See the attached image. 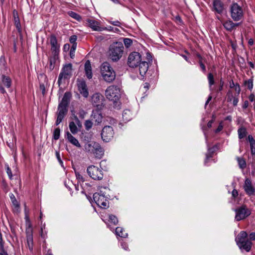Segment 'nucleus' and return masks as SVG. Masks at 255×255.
<instances>
[{"label": "nucleus", "mask_w": 255, "mask_h": 255, "mask_svg": "<svg viewBox=\"0 0 255 255\" xmlns=\"http://www.w3.org/2000/svg\"><path fill=\"white\" fill-rule=\"evenodd\" d=\"M105 95L107 99L113 102V107L120 109L121 103L119 101L121 98L120 89L117 86L111 85L107 88L105 91Z\"/></svg>", "instance_id": "1"}, {"label": "nucleus", "mask_w": 255, "mask_h": 255, "mask_svg": "<svg viewBox=\"0 0 255 255\" xmlns=\"http://www.w3.org/2000/svg\"><path fill=\"white\" fill-rule=\"evenodd\" d=\"M71 95L69 93L66 92L62 99L61 102L59 103L57 112V120L56 121V125H58L63 120L68 112V105L70 101Z\"/></svg>", "instance_id": "2"}, {"label": "nucleus", "mask_w": 255, "mask_h": 255, "mask_svg": "<svg viewBox=\"0 0 255 255\" xmlns=\"http://www.w3.org/2000/svg\"><path fill=\"white\" fill-rule=\"evenodd\" d=\"M124 52V46L121 42H116L112 43L109 50L110 58L113 61H118L123 56Z\"/></svg>", "instance_id": "3"}, {"label": "nucleus", "mask_w": 255, "mask_h": 255, "mask_svg": "<svg viewBox=\"0 0 255 255\" xmlns=\"http://www.w3.org/2000/svg\"><path fill=\"white\" fill-rule=\"evenodd\" d=\"M236 242L241 250H245L247 252L250 251L252 243L248 238V234L246 232H241L236 237Z\"/></svg>", "instance_id": "4"}, {"label": "nucleus", "mask_w": 255, "mask_h": 255, "mask_svg": "<svg viewBox=\"0 0 255 255\" xmlns=\"http://www.w3.org/2000/svg\"><path fill=\"white\" fill-rule=\"evenodd\" d=\"M101 73L104 80L107 82H112L116 77L115 72L108 62H104L101 65Z\"/></svg>", "instance_id": "5"}, {"label": "nucleus", "mask_w": 255, "mask_h": 255, "mask_svg": "<svg viewBox=\"0 0 255 255\" xmlns=\"http://www.w3.org/2000/svg\"><path fill=\"white\" fill-rule=\"evenodd\" d=\"M93 199L96 204L102 208L106 209L109 207L107 197L102 190L93 194Z\"/></svg>", "instance_id": "6"}, {"label": "nucleus", "mask_w": 255, "mask_h": 255, "mask_svg": "<svg viewBox=\"0 0 255 255\" xmlns=\"http://www.w3.org/2000/svg\"><path fill=\"white\" fill-rule=\"evenodd\" d=\"M72 65L70 63L65 65L62 68L59 74L58 84L60 85L65 82L66 79H69L72 75Z\"/></svg>", "instance_id": "7"}, {"label": "nucleus", "mask_w": 255, "mask_h": 255, "mask_svg": "<svg viewBox=\"0 0 255 255\" xmlns=\"http://www.w3.org/2000/svg\"><path fill=\"white\" fill-rule=\"evenodd\" d=\"M89 176L95 180H101L104 177L102 170L95 165L89 166L87 169Z\"/></svg>", "instance_id": "8"}, {"label": "nucleus", "mask_w": 255, "mask_h": 255, "mask_svg": "<svg viewBox=\"0 0 255 255\" xmlns=\"http://www.w3.org/2000/svg\"><path fill=\"white\" fill-rule=\"evenodd\" d=\"M231 16L234 21H239L243 17V10L237 3H233L230 7Z\"/></svg>", "instance_id": "9"}, {"label": "nucleus", "mask_w": 255, "mask_h": 255, "mask_svg": "<svg viewBox=\"0 0 255 255\" xmlns=\"http://www.w3.org/2000/svg\"><path fill=\"white\" fill-rule=\"evenodd\" d=\"M141 55L137 52H132L129 54L128 58L127 64L129 67L134 68L138 66L141 61Z\"/></svg>", "instance_id": "10"}, {"label": "nucleus", "mask_w": 255, "mask_h": 255, "mask_svg": "<svg viewBox=\"0 0 255 255\" xmlns=\"http://www.w3.org/2000/svg\"><path fill=\"white\" fill-rule=\"evenodd\" d=\"M235 211L236 213L235 219L237 221L245 219L251 214V211L245 205L236 209Z\"/></svg>", "instance_id": "11"}, {"label": "nucleus", "mask_w": 255, "mask_h": 255, "mask_svg": "<svg viewBox=\"0 0 255 255\" xmlns=\"http://www.w3.org/2000/svg\"><path fill=\"white\" fill-rule=\"evenodd\" d=\"M114 133V129L112 127L105 126L102 129L101 137L103 141L109 142L113 138Z\"/></svg>", "instance_id": "12"}, {"label": "nucleus", "mask_w": 255, "mask_h": 255, "mask_svg": "<svg viewBox=\"0 0 255 255\" xmlns=\"http://www.w3.org/2000/svg\"><path fill=\"white\" fill-rule=\"evenodd\" d=\"M50 44L51 45L52 55L55 57H58L60 45L58 44L56 37L53 35H51L50 37Z\"/></svg>", "instance_id": "13"}, {"label": "nucleus", "mask_w": 255, "mask_h": 255, "mask_svg": "<svg viewBox=\"0 0 255 255\" xmlns=\"http://www.w3.org/2000/svg\"><path fill=\"white\" fill-rule=\"evenodd\" d=\"M103 96L100 93H95L91 97V103L92 105L97 107V109L100 110L102 107V101Z\"/></svg>", "instance_id": "14"}, {"label": "nucleus", "mask_w": 255, "mask_h": 255, "mask_svg": "<svg viewBox=\"0 0 255 255\" xmlns=\"http://www.w3.org/2000/svg\"><path fill=\"white\" fill-rule=\"evenodd\" d=\"M244 189L246 194L250 196L255 194V189L253 187L252 181L249 178H246L244 185Z\"/></svg>", "instance_id": "15"}, {"label": "nucleus", "mask_w": 255, "mask_h": 255, "mask_svg": "<svg viewBox=\"0 0 255 255\" xmlns=\"http://www.w3.org/2000/svg\"><path fill=\"white\" fill-rule=\"evenodd\" d=\"M86 24L88 26L91 28L94 31H102L105 29V28H103L100 26V23L93 19L88 18L86 20Z\"/></svg>", "instance_id": "16"}, {"label": "nucleus", "mask_w": 255, "mask_h": 255, "mask_svg": "<svg viewBox=\"0 0 255 255\" xmlns=\"http://www.w3.org/2000/svg\"><path fill=\"white\" fill-rule=\"evenodd\" d=\"M78 87L81 94L85 98L88 97L89 92L85 82L84 81H79L78 83Z\"/></svg>", "instance_id": "17"}, {"label": "nucleus", "mask_w": 255, "mask_h": 255, "mask_svg": "<svg viewBox=\"0 0 255 255\" xmlns=\"http://www.w3.org/2000/svg\"><path fill=\"white\" fill-rule=\"evenodd\" d=\"M99 110L97 109L93 111L91 115L92 120L97 124L101 123L103 119L102 114Z\"/></svg>", "instance_id": "18"}, {"label": "nucleus", "mask_w": 255, "mask_h": 255, "mask_svg": "<svg viewBox=\"0 0 255 255\" xmlns=\"http://www.w3.org/2000/svg\"><path fill=\"white\" fill-rule=\"evenodd\" d=\"M98 143L95 141H90L86 143L84 146L85 150L87 152L93 153L98 146Z\"/></svg>", "instance_id": "19"}, {"label": "nucleus", "mask_w": 255, "mask_h": 255, "mask_svg": "<svg viewBox=\"0 0 255 255\" xmlns=\"http://www.w3.org/2000/svg\"><path fill=\"white\" fill-rule=\"evenodd\" d=\"M213 8L217 13H221L224 10V4L220 0H214Z\"/></svg>", "instance_id": "20"}, {"label": "nucleus", "mask_w": 255, "mask_h": 255, "mask_svg": "<svg viewBox=\"0 0 255 255\" xmlns=\"http://www.w3.org/2000/svg\"><path fill=\"white\" fill-rule=\"evenodd\" d=\"M139 72L141 76H144L148 69V64L146 61H141L138 65Z\"/></svg>", "instance_id": "21"}, {"label": "nucleus", "mask_w": 255, "mask_h": 255, "mask_svg": "<svg viewBox=\"0 0 255 255\" xmlns=\"http://www.w3.org/2000/svg\"><path fill=\"white\" fill-rule=\"evenodd\" d=\"M239 24L240 23H235L232 20H228L224 22L223 26L227 30L232 31L235 29L237 26H239Z\"/></svg>", "instance_id": "22"}, {"label": "nucleus", "mask_w": 255, "mask_h": 255, "mask_svg": "<svg viewBox=\"0 0 255 255\" xmlns=\"http://www.w3.org/2000/svg\"><path fill=\"white\" fill-rule=\"evenodd\" d=\"M84 68L85 74L87 77L89 79H91L93 76V73L92 71L91 63L89 60H87L85 63Z\"/></svg>", "instance_id": "23"}, {"label": "nucleus", "mask_w": 255, "mask_h": 255, "mask_svg": "<svg viewBox=\"0 0 255 255\" xmlns=\"http://www.w3.org/2000/svg\"><path fill=\"white\" fill-rule=\"evenodd\" d=\"M66 137L68 141L75 146L80 147L81 145L78 140L75 138L69 131L66 132Z\"/></svg>", "instance_id": "24"}, {"label": "nucleus", "mask_w": 255, "mask_h": 255, "mask_svg": "<svg viewBox=\"0 0 255 255\" xmlns=\"http://www.w3.org/2000/svg\"><path fill=\"white\" fill-rule=\"evenodd\" d=\"M97 146L93 154H95L96 157L101 158L104 154V150L99 143Z\"/></svg>", "instance_id": "25"}, {"label": "nucleus", "mask_w": 255, "mask_h": 255, "mask_svg": "<svg viewBox=\"0 0 255 255\" xmlns=\"http://www.w3.org/2000/svg\"><path fill=\"white\" fill-rule=\"evenodd\" d=\"M208 80L209 82V89L211 92H214L215 90V88L213 87V85L215 84L214 78L212 73H209L208 75Z\"/></svg>", "instance_id": "26"}, {"label": "nucleus", "mask_w": 255, "mask_h": 255, "mask_svg": "<svg viewBox=\"0 0 255 255\" xmlns=\"http://www.w3.org/2000/svg\"><path fill=\"white\" fill-rule=\"evenodd\" d=\"M131 112L128 110H125L123 113V119L125 122L130 121L131 119Z\"/></svg>", "instance_id": "27"}, {"label": "nucleus", "mask_w": 255, "mask_h": 255, "mask_svg": "<svg viewBox=\"0 0 255 255\" xmlns=\"http://www.w3.org/2000/svg\"><path fill=\"white\" fill-rule=\"evenodd\" d=\"M0 82L2 84V86H5L7 88H9L11 86L10 78L4 75L2 76L1 82Z\"/></svg>", "instance_id": "28"}, {"label": "nucleus", "mask_w": 255, "mask_h": 255, "mask_svg": "<svg viewBox=\"0 0 255 255\" xmlns=\"http://www.w3.org/2000/svg\"><path fill=\"white\" fill-rule=\"evenodd\" d=\"M116 234L122 238H126L128 236V234L126 233L125 230L122 227H117L116 228Z\"/></svg>", "instance_id": "29"}, {"label": "nucleus", "mask_w": 255, "mask_h": 255, "mask_svg": "<svg viewBox=\"0 0 255 255\" xmlns=\"http://www.w3.org/2000/svg\"><path fill=\"white\" fill-rule=\"evenodd\" d=\"M27 247L31 252L33 251V237L31 234L27 235Z\"/></svg>", "instance_id": "30"}, {"label": "nucleus", "mask_w": 255, "mask_h": 255, "mask_svg": "<svg viewBox=\"0 0 255 255\" xmlns=\"http://www.w3.org/2000/svg\"><path fill=\"white\" fill-rule=\"evenodd\" d=\"M69 127L70 131L73 134H75L78 132V128L74 122H70L69 123Z\"/></svg>", "instance_id": "31"}, {"label": "nucleus", "mask_w": 255, "mask_h": 255, "mask_svg": "<svg viewBox=\"0 0 255 255\" xmlns=\"http://www.w3.org/2000/svg\"><path fill=\"white\" fill-rule=\"evenodd\" d=\"M238 133L239 135V138L240 139L243 138L247 135V130L245 128L241 127L238 130Z\"/></svg>", "instance_id": "32"}, {"label": "nucleus", "mask_w": 255, "mask_h": 255, "mask_svg": "<svg viewBox=\"0 0 255 255\" xmlns=\"http://www.w3.org/2000/svg\"><path fill=\"white\" fill-rule=\"evenodd\" d=\"M237 160L238 161L240 168L242 169H245L246 167V162L245 160L243 158L239 157L237 158Z\"/></svg>", "instance_id": "33"}, {"label": "nucleus", "mask_w": 255, "mask_h": 255, "mask_svg": "<svg viewBox=\"0 0 255 255\" xmlns=\"http://www.w3.org/2000/svg\"><path fill=\"white\" fill-rule=\"evenodd\" d=\"M58 57H55L52 55L49 58V68L51 71L54 68V64L56 61V60L58 59Z\"/></svg>", "instance_id": "34"}, {"label": "nucleus", "mask_w": 255, "mask_h": 255, "mask_svg": "<svg viewBox=\"0 0 255 255\" xmlns=\"http://www.w3.org/2000/svg\"><path fill=\"white\" fill-rule=\"evenodd\" d=\"M68 14L71 17L77 20L78 21H80L81 19V16L74 11H69Z\"/></svg>", "instance_id": "35"}, {"label": "nucleus", "mask_w": 255, "mask_h": 255, "mask_svg": "<svg viewBox=\"0 0 255 255\" xmlns=\"http://www.w3.org/2000/svg\"><path fill=\"white\" fill-rule=\"evenodd\" d=\"M109 221L113 223L114 225H116L118 223V220L117 218L113 215H109Z\"/></svg>", "instance_id": "36"}, {"label": "nucleus", "mask_w": 255, "mask_h": 255, "mask_svg": "<svg viewBox=\"0 0 255 255\" xmlns=\"http://www.w3.org/2000/svg\"><path fill=\"white\" fill-rule=\"evenodd\" d=\"M245 85L247 86L250 90H252L253 88V80L250 79L247 81H245Z\"/></svg>", "instance_id": "37"}, {"label": "nucleus", "mask_w": 255, "mask_h": 255, "mask_svg": "<svg viewBox=\"0 0 255 255\" xmlns=\"http://www.w3.org/2000/svg\"><path fill=\"white\" fill-rule=\"evenodd\" d=\"M11 202L13 204V205L14 206L15 208L17 209L19 207V204L17 202V201L16 200L13 194H11L10 196Z\"/></svg>", "instance_id": "38"}, {"label": "nucleus", "mask_w": 255, "mask_h": 255, "mask_svg": "<svg viewBox=\"0 0 255 255\" xmlns=\"http://www.w3.org/2000/svg\"><path fill=\"white\" fill-rule=\"evenodd\" d=\"M77 47V44H73L70 51V56L71 58H73L75 56V52Z\"/></svg>", "instance_id": "39"}, {"label": "nucleus", "mask_w": 255, "mask_h": 255, "mask_svg": "<svg viewBox=\"0 0 255 255\" xmlns=\"http://www.w3.org/2000/svg\"><path fill=\"white\" fill-rule=\"evenodd\" d=\"M60 133V130L59 128H56L53 133V138L55 140H57L59 138Z\"/></svg>", "instance_id": "40"}, {"label": "nucleus", "mask_w": 255, "mask_h": 255, "mask_svg": "<svg viewBox=\"0 0 255 255\" xmlns=\"http://www.w3.org/2000/svg\"><path fill=\"white\" fill-rule=\"evenodd\" d=\"M124 43L126 47L128 48L131 45L132 41L129 38H126L124 39Z\"/></svg>", "instance_id": "41"}, {"label": "nucleus", "mask_w": 255, "mask_h": 255, "mask_svg": "<svg viewBox=\"0 0 255 255\" xmlns=\"http://www.w3.org/2000/svg\"><path fill=\"white\" fill-rule=\"evenodd\" d=\"M14 24L17 29V30L20 31L21 29V25L19 21V17H16L14 19Z\"/></svg>", "instance_id": "42"}, {"label": "nucleus", "mask_w": 255, "mask_h": 255, "mask_svg": "<svg viewBox=\"0 0 255 255\" xmlns=\"http://www.w3.org/2000/svg\"><path fill=\"white\" fill-rule=\"evenodd\" d=\"M93 123L90 120H86L85 123V128L89 130L92 127Z\"/></svg>", "instance_id": "43"}, {"label": "nucleus", "mask_w": 255, "mask_h": 255, "mask_svg": "<svg viewBox=\"0 0 255 255\" xmlns=\"http://www.w3.org/2000/svg\"><path fill=\"white\" fill-rule=\"evenodd\" d=\"M227 101L228 102H231L233 99L234 98H235L236 97L234 96L232 92L231 91H229L227 93Z\"/></svg>", "instance_id": "44"}, {"label": "nucleus", "mask_w": 255, "mask_h": 255, "mask_svg": "<svg viewBox=\"0 0 255 255\" xmlns=\"http://www.w3.org/2000/svg\"><path fill=\"white\" fill-rule=\"evenodd\" d=\"M5 166L6 170V173H7L9 178L10 179H11L12 177V172L11 171L10 167H9V166L7 164H5Z\"/></svg>", "instance_id": "45"}, {"label": "nucleus", "mask_w": 255, "mask_h": 255, "mask_svg": "<svg viewBox=\"0 0 255 255\" xmlns=\"http://www.w3.org/2000/svg\"><path fill=\"white\" fill-rule=\"evenodd\" d=\"M224 84V81L222 80V79H221L220 81V86L217 89H215V91L217 93L222 91Z\"/></svg>", "instance_id": "46"}, {"label": "nucleus", "mask_w": 255, "mask_h": 255, "mask_svg": "<svg viewBox=\"0 0 255 255\" xmlns=\"http://www.w3.org/2000/svg\"><path fill=\"white\" fill-rule=\"evenodd\" d=\"M197 56L200 58L199 62L200 64V67H201L202 70H203V71L205 72L206 71V67L202 61V57L200 55H198Z\"/></svg>", "instance_id": "47"}, {"label": "nucleus", "mask_w": 255, "mask_h": 255, "mask_svg": "<svg viewBox=\"0 0 255 255\" xmlns=\"http://www.w3.org/2000/svg\"><path fill=\"white\" fill-rule=\"evenodd\" d=\"M74 120L75 121V123L76 125V126H78L79 128H81L82 127V124H81V123L80 122V120H79V119L78 118V117L76 116H74Z\"/></svg>", "instance_id": "48"}, {"label": "nucleus", "mask_w": 255, "mask_h": 255, "mask_svg": "<svg viewBox=\"0 0 255 255\" xmlns=\"http://www.w3.org/2000/svg\"><path fill=\"white\" fill-rule=\"evenodd\" d=\"M76 40L77 36L75 35H72L69 39L70 42L72 44V45L74 44H77V43L76 42Z\"/></svg>", "instance_id": "49"}, {"label": "nucleus", "mask_w": 255, "mask_h": 255, "mask_svg": "<svg viewBox=\"0 0 255 255\" xmlns=\"http://www.w3.org/2000/svg\"><path fill=\"white\" fill-rule=\"evenodd\" d=\"M251 152L252 155L255 154V142L250 144Z\"/></svg>", "instance_id": "50"}, {"label": "nucleus", "mask_w": 255, "mask_h": 255, "mask_svg": "<svg viewBox=\"0 0 255 255\" xmlns=\"http://www.w3.org/2000/svg\"><path fill=\"white\" fill-rule=\"evenodd\" d=\"M76 176L77 179L81 182H84L85 181L83 177L79 173H76Z\"/></svg>", "instance_id": "51"}, {"label": "nucleus", "mask_w": 255, "mask_h": 255, "mask_svg": "<svg viewBox=\"0 0 255 255\" xmlns=\"http://www.w3.org/2000/svg\"><path fill=\"white\" fill-rule=\"evenodd\" d=\"M110 23H111L112 24H113L115 26H120V25H121V23L118 20H116V21H110Z\"/></svg>", "instance_id": "52"}, {"label": "nucleus", "mask_w": 255, "mask_h": 255, "mask_svg": "<svg viewBox=\"0 0 255 255\" xmlns=\"http://www.w3.org/2000/svg\"><path fill=\"white\" fill-rule=\"evenodd\" d=\"M85 114H86V113L83 110H80L79 112V117L82 119L84 118Z\"/></svg>", "instance_id": "53"}, {"label": "nucleus", "mask_w": 255, "mask_h": 255, "mask_svg": "<svg viewBox=\"0 0 255 255\" xmlns=\"http://www.w3.org/2000/svg\"><path fill=\"white\" fill-rule=\"evenodd\" d=\"M223 128V126L222 125V123H220L218 128L216 129L215 132L216 133L220 132L221 130H222Z\"/></svg>", "instance_id": "54"}, {"label": "nucleus", "mask_w": 255, "mask_h": 255, "mask_svg": "<svg viewBox=\"0 0 255 255\" xmlns=\"http://www.w3.org/2000/svg\"><path fill=\"white\" fill-rule=\"evenodd\" d=\"M235 90L237 92L239 95L241 91V89L240 85L238 84H236V86L235 87Z\"/></svg>", "instance_id": "55"}, {"label": "nucleus", "mask_w": 255, "mask_h": 255, "mask_svg": "<svg viewBox=\"0 0 255 255\" xmlns=\"http://www.w3.org/2000/svg\"><path fill=\"white\" fill-rule=\"evenodd\" d=\"M248 139L250 142V143L255 142V140L251 135H249L248 136Z\"/></svg>", "instance_id": "56"}, {"label": "nucleus", "mask_w": 255, "mask_h": 255, "mask_svg": "<svg viewBox=\"0 0 255 255\" xmlns=\"http://www.w3.org/2000/svg\"><path fill=\"white\" fill-rule=\"evenodd\" d=\"M239 102V99L238 97L234 98V99L233 100V104L234 106H236L238 104V103Z\"/></svg>", "instance_id": "57"}, {"label": "nucleus", "mask_w": 255, "mask_h": 255, "mask_svg": "<svg viewBox=\"0 0 255 255\" xmlns=\"http://www.w3.org/2000/svg\"><path fill=\"white\" fill-rule=\"evenodd\" d=\"M232 196L234 198L236 197L238 195V192L237 190L234 189L232 192Z\"/></svg>", "instance_id": "58"}, {"label": "nucleus", "mask_w": 255, "mask_h": 255, "mask_svg": "<svg viewBox=\"0 0 255 255\" xmlns=\"http://www.w3.org/2000/svg\"><path fill=\"white\" fill-rule=\"evenodd\" d=\"M0 246L1 248H3V242L2 240V234L0 232Z\"/></svg>", "instance_id": "59"}, {"label": "nucleus", "mask_w": 255, "mask_h": 255, "mask_svg": "<svg viewBox=\"0 0 255 255\" xmlns=\"http://www.w3.org/2000/svg\"><path fill=\"white\" fill-rule=\"evenodd\" d=\"M249 240L250 241H251V240H253V241L255 240V233H252L251 234H250Z\"/></svg>", "instance_id": "60"}, {"label": "nucleus", "mask_w": 255, "mask_h": 255, "mask_svg": "<svg viewBox=\"0 0 255 255\" xmlns=\"http://www.w3.org/2000/svg\"><path fill=\"white\" fill-rule=\"evenodd\" d=\"M249 106V102L248 101H245L244 103V104L243 105V109H246Z\"/></svg>", "instance_id": "61"}, {"label": "nucleus", "mask_w": 255, "mask_h": 255, "mask_svg": "<svg viewBox=\"0 0 255 255\" xmlns=\"http://www.w3.org/2000/svg\"><path fill=\"white\" fill-rule=\"evenodd\" d=\"M249 100L251 101V102H253L254 101H255V96L253 94H251L250 96H249Z\"/></svg>", "instance_id": "62"}, {"label": "nucleus", "mask_w": 255, "mask_h": 255, "mask_svg": "<svg viewBox=\"0 0 255 255\" xmlns=\"http://www.w3.org/2000/svg\"><path fill=\"white\" fill-rule=\"evenodd\" d=\"M0 90L2 93H5V91L3 88V86H2V84L0 82Z\"/></svg>", "instance_id": "63"}, {"label": "nucleus", "mask_w": 255, "mask_h": 255, "mask_svg": "<svg viewBox=\"0 0 255 255\" xmlns=\"http://www.w3.org/2000/svg\"><path fill=\"white\" fill-rule=\"evenodd\" d=\"M1 249H2L1 251L0 252V255H8L6 252H5L3 250V248H1Z\"/></svg>", "instance_id": "64"}]
</instances>
